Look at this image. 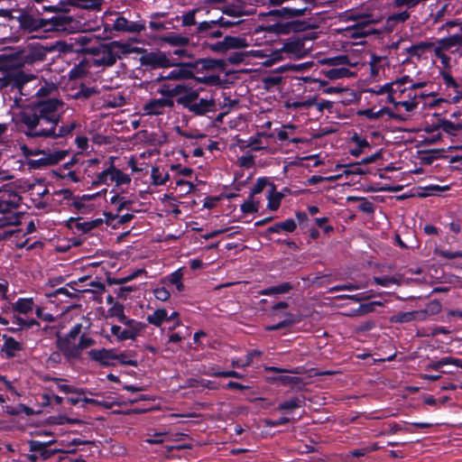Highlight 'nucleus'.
I'll list each match as a JSON object with an SVG mask.
<instances>
[{
	"instance_id": "1",
	"label": "nucleus",
	"mask_w": 462,
	"mask_h": 462,
	"mask_svg": "<svg viewBox=\"0 0 462 462\" xmlns=\"http://www.w3.org/2000/svg\"><path fill=\"white\" fill-rule=\"evenodd\" d=\"M429 80H415L410 76H402L396 80L370 89L376 95H386V100L392 105L391 117L405 121L416 112L421 99L434 97V91H428Z\"/></svg>"
},
{
	"instance_id": "2",
	"label": "nucleus",
	"mask_w": 462,
	"mask_h": 462,
	"mask_svg": "<svg viewBox=\"0 0 462 462\" xmlns=\"http://www.w3.org/2000/svg\"><path fill=\"white\" fill-rule=\"evenodd\" d=\"M63 103L58 99H48L36 105L32 109L23 112V123L28 127L27 134L32 136H63L69 134L73 125L56 126L63 111Z\"/></svg>"
},
{
	"instance_id": "3",
	"label": "nucleus",
	"mask_w": 462,
	"mask_h": 462,
	"mask_svg": "<svg viewBox=\"0 0 462 462\" xmlns=\"http://www.w3.org/2000/svg\"><path fill=\"white\" fill-rule=\"evenodd\" d=\"M81 329L82 325L76 324L66 335L58 337V347L68 359H79L85 349L95 344L92 337L81 334Z\"/></svg>"
},
{
	"instance_id": "4",
	"label": "nucleus",
	"mask_w": 462,
	"mask_h": 462,
	"mask_svg": "<svg viewBox=\"0 0 462 462\" xmlns=\"http://www.w3.org/2000/svg\"><path fill=\"white\" fill-rule=\"evenodd\" d=\"M320 63L326 67L319 70V75L331 81L354 77L361 66V62L356 58L346 55L323 59Z\"/></svg>"
},
{
	"instance_id": "5",
	"label": "nucleus",
	"mask_w": 462,
	"mask_h": 462,
	"mask_svg": "<svg viewBox=\"0 0 462 462\" xmlns=\"http://www.w3.org/2000/svg\"><path fill=\"white\" fill-rule=\"evenodd\" d=\"M21 197L10 188H5L0 195V227L17 226L23 215L14 210L19 206Z\"/></svg>"
},
{
	"instance_id": "6",
	"label": "nucleus",
	"mask_w": 462,
	"mask_h": 462,
	"mask_svg": "<svg viewBox=\"0 0 462 462\" xmlns=\"http://www.w3.org/2000/svg\"><path fill=\"white\" fill-rule=\"evenodd\" d=\"M158 92L161 95H169L172 97L180 96L178 103L189 108L190 106L198 99L199 89L193 88L190 83L185 84H162Z\"/></svg>"
},
{
	"instance_id": "7",
	"label": "nucleus",
	"mask_w": 462,
	"mask_h": 462,
	"mask_svg": "<svg viewBox=\"0 0 462 462\" xmlns=\"http://www.w3.org/2000/svg\"><path fill=\"white\" fill-rule=\"evenodd\" d=\"M46 55V50L40 45L28 44L23 49L13 51L9 57L14 60L15 65L23 66L27 63H32L37 60H42Z\"/></svg>"
},
{
	"instance_id": "8",
	"label": "nucleus",
	"mask_w": 462,
	"mask_h": 462,
	"mask_svg": "<svg viewBox=\"0 0 462 462\" xmlns=\"http://www.w3.org/2000/svg\"><path fill=\"white\" fill-rule=\"evenodd\" d=\"M106 189H103L100 192L93 194H85L82 196H77L72 199L70 205L79 214H91L101 207L99 199L104 198Z\"/></svg>"
},
{
	"instance_id": "9",
	"label": "nucleus",
	"mask_w": 462,
	"mask_h": 462,
	"mask_svg": "<svg viewBox=\"0 0 462 462\" xmlns=\"http://www.w3.org/2000/svg\"><path fill=\"white\" fill-rule=\"evenodd\" d=\"M380 21L379 15L374 14H364L357 18L356 23L348 29V32L353 36H366L374 32L372 27V23H375Z\"/></svg>"
},
{
	"instance_id": "10",
	"label": "nucleus",
	"mask_w": 462,
	"mask_h": 462,
	"mask_svg": "<svg viewBox=\"0 0 462 462\" xmlns=\"http://www.w3.org/2000/svg\"><path fill=\"white\" fill-rule=\"evenodd\" d=\"M97 182L103 184H109L115 182L116 186L129 184L131 178L128 174L123 172L121 170L114 166L102 171L97 175Z\"/></svg>"
},
{
	"instance_id": "11",
	"label": "nucleus",
	"mask_w": 462,
	"mask_h": 462,
	"mask_svg": "<svg viewBox=\"0 0 462 462\" xmlns=\"http://www.w3.org/2000/svg\"><path fill=\"white\" fill-rule=\"evenodd\" d=\"M162 97L154 98L148 101L143 106V111L146 115L149 116H158L162 115L166 109L173 106L174 102L172 100V96L169 95H162Z\"/></svg>"
},
{
	"instance_id": "12",
	"label": "nucleus",
	"mask_w": 462,
	"mask_h": 462,
	"mask_svg": "<svg viewBox=\"0 0 462 462\" xmlns=\"http://www.w3.org/2000/svg\"><path fill=\"white\" fill-rule=\"evenodd\" d=\"M287 307H288V304L283 301L279 302L273 306V313H272L273 319H275L277 318H282V320H280L278 323H276L273 326L267 327L266 329H268V330L280 329V328H285L287 326H290L291 324H294L300 320L297 317H295L294 315H292L289 312L285 311L283 313H280L279 310L281 309L285 310V309H287Z\"/></svg>"
},
{
	"instance_id": "13",
	"label": "nucleus",
	"mask_w": 462,
	"mask_h": 462,
	"mask_svg": "<svg viewBox=\"0 0 462 462\" xmlns=\"http://www.w3.org/2000/svg\"><path fill=\"white\" fill-rule=\"evenodd\" d=\"M194 75V66L190 63H180L172 66L169 72H164L159 79L164 80H185L192 78Z\"/></svg>"
},
{
	"instance_id": "14",
	"label": "nucleus",
	"mask_w": 462,
	"mask_h": 462,
	"mask_svg": "<svg viewBox=\"0 0 462 462\" xmlns=\"http://www.w3.org/2000/svg\"><path fill=\"white\" fill-rule=\"evenodd\" d=\"M271 138V135L263 134V133H257L256 134L250 136L248 140H239L237 142V146L241 149H250L254 152H258L261 150L267 149L269 147V140Z\"/></svg>"
},
{
	"instance_id": "15",
	"label": "nucleus",
	"mask_w": 462,
	"mask_h": 462,
	"mask_svg": "<svg viewBox=\"0 0 462 462\" xmlns=\"http://www.w3.org/2000/svg\"><path fill=\"white\" fill-rule=\"evenodd\" d=\"M88 356L103 366L116 365L114 349L112 348L91 349L88 351Z\"/></svg>"
},
{
	"instance_id": "16",
	"label": "nucleus",
	"mask_w": 462,
	"mask_h": 462,
	"mask_svg": "<svg viewBox=\"0 0 462 462\" xmlns=\"http://www.w3.org/2000/svg\"><path fill=\"white\" fill-rule=\"evenodd\" d=\"M110 62L116 61V60L121 59L122 56L137 52V48L134 47L129 42H125L121 41H114L110 43Z\"/></svg>"
},
{
	"instance_id": "17",
	"label": "nucleus",
	"mask_w": 462,
	"mask_h": 462,
	"mask_svg": "<svg viewBox=\"0 0 462 462\" xmlns=\"http://www.w3.org/2000/svg\"><path fill=\"white\" fill-rule=\"evenodd\" d=\"M141 63L144 66H151L152 68H168L171 66V61L164 53L162 52H149L142 56Z\"/></svg>"
},
{
	"instance_id": "18",
	"label": "nucleus",
	"mask_w": 462,
	"mask_h": 462,
	"mask_svg": "<svg viewBox=\"0 0 462 462\" xmlns=\"http://www.w3.org/2000/svg\"><path fill=\"white\" fill-rule=\"evenodd\" d=\"M411 17V13L408 10H402L398 13L390 14L384 23L383 30L386 32H392L396 30L400 25L403 24Z\"/></svg>"
},
{
	"instance_id": "19",
	"label": "nucleus",
	"mask_w": 462,
	"mask_h": 462,
	"mask_svg": "<svg viewBox=\"0 0 462 462\" xmlns=\"http://www.w3.org/2000/svg\"><path fill=\"white\" fill-rule=\"evenodd\" d=\"M248 46L245 38L226 36L221 42L216 44L215 49L217 51H226L229 49H242Z\"/></svg>"
},
{
	"instance_id": "20",
	"label": "nucleus",
	"mask_w": 462,
	"mask_h": 462,
	"mask_svg": "<svg viewBox=\"0 0 462 462\" xmlns=\"http://www.w3.org/2000/svg\"><path fill=\"white\" fill-rule=\"evenodd\" d=\"M183 276V268H179L163 277L161 282L163 284L174 286L178 292H181L184 290Z\"/></svg>"
},
{
	"instance_id": "21",
	"label": "nucleus",
	"mask_w": 462,
	"mask_h": 462,
	"mask_svg": "<svg viewBox=\"0 0 462 462\" xmlns=\"http://www.w3.org/2000/svg\"><path fill=\"white\" fill-rule=\"evenodd\" d=\"M122 324L125 326L129 340H135L146 327L144 323L133 319H127Z\"/></svg>"
},
{
	"instance_id": "22",
	"label": "nucleus",
	"mask_w": 462,
	"mask_h": 462,
	"mask_svg": "<svg viewBox=\"0 0 462 462\" xmlns=\"http://www.w3.org/2000/svg\"><path fill=\"white\" fill-rule=\"evenodd\" d=\"M34 309H36V306L32 298H19L12 304L13 311L22 315H28Z\"/></svg>"
},
{
	"instance_id": "23",
	"label": "nucleus",
	"mask_w": 462,
	"mask_h": 462,
	"mask_svg": "<svg viewBox=\"0 0 462 462\" xmlns=\"http://www.w3.org/2000/svg\"><path fill=\"white\" fill-rule=\"evenodd\" d=\"M5 340L3 346L1 347V353L6 357L11 358L16 356V354L22 349L21 344L12 337L3 335Z\"/></svg>"
},
{
	"instance_id": "24",
	"label": "nucleus",
	"mask_w": 462,
	"mask_h": 462,
	"mask_svg": "<svg viewBox=\"0 0 462 462\" xmlns=\"http://www.w3.org/2000/svg\"><path fill=\"white\" fill-rule=\"evenodd\" d=\"M439 50H450L452 48H459L462 46V31L459 32L448 35L439 40L436 42Z\"/></svg>"
},
{
	"instance_id": "25",
	"label": "nucleus",
	"mask_w": 462,
	"mask_h": 462,
	"mask_svg": "<svg viewBox=\"0 0 462 462\" xmlns=\"http://www.w3.org/2000/svg\"><path fill=\"white\" fill-rule=\"evenodd\" d=\"M22 25L24 29L28 30L29 32H37L41 29H44L45 31H47L49 30V28L46 27L51 26V24L49 22L40 18H34L32 16L23 17L22 21Z\"/></svg>"
},
{
	"instance_id": "26",
	"label": "nucleus",
	"mask_w": 462,
	"mask_h": 462,
	"mask_svg": "<svg viewBox=\"0 0 462 462\" xmlns=\"http://www.w3.org/2000/svg\"><path fill=\"white\" fill-rule=\"evenodd\" d=\"M283 197L284 195L282 192L276 190L275 186H270L266 195L267 209L271 211H276L280 208Z\"/></svg>"
},
{
	"instance_id": "27",
	"label": "nucleus",
	"mask_w": 462,
	"mask_h": 462,
	"mask_svg": "<svg viewBox=\"0 0 462 462\" xmlns=\"http://www.w3.org/2000/svg\"><path fill=\"white\" fill-rule=\"evenodd\" d=\"M386 64V60L383 57L374 56L371 57L369 65L371 70V77L375 79L382 77L384 73V65Z\"/></svg>"
},
{
	"instance_id": "28",
	"label": "nucleus",
	"mask_w": 462,
	"mask_h": 462,
	"mask_svg": "<svg viewBox=\"0 0 462 462\" xmlns=\"http://www.w3.org/2000/svg\"><path fill=\"white\" fill-rule=\"evenodd\" d=\"M214 105L213 99L201 98L199 101L196 100L189 109L198 115H203L211 110Z\"/></svg>"
},
{
	"instance_id": "29",
	"label": "nucleus",
	"mask_w": 462,
	"mask_h": 462,
	"mask_svg": "<svg viewBox=\"0 0 462 462\" xmlns=\"http://www.w3.org/2000/svg\"><path fill=\"white\" fill-rule=\"evenodd\" d=\"M426 316V313L424 311H408V312H400L394 315L392 318V321L394 322H409L413 319H422Z\"/></svg>"
},
{
	"instance_id": "30",
	"label": "nucleus",
	"mask_w": 462,
	"mask_h": 462,
	"mask_svg": "<svg viewBox=\"0 0 462 462\" xmlns=\"http://www.w3.org/2000/svg\"><path fill=\"white\" fill-rule=\"evenodd\" d=\"M106 318H114L120 323L125 321L128 318L125 313V307L120 302H114L107 310Z\"/></svg>"
},
{
	"instance_id": "31",
	"label": "nucleus",
	"mask_w": 462,
	"mask_h": 462,
	"mask_svg": "<svg viewBox=\"0 0 462 462\" xmlns=\"http://www.w3.org/2000/svg\"><path fill=\"white\" fill-rule=\"evenodd\" d=\"M168 319V312L165 309L161 308L155 310L152 314L148 315L146 320L149 324L155 327H161Z\"/></svg>"
},
{
	"instance_id": "32",
	"label": "nucleus",
	"mask_w": 462,
	"mask_h": 462,
	"mask_svg": "<svg viewBox=\"0 0 462 462\" xmlns=\"http://www.w3.org/2000/svg\"><path fill=\"white\" fill-rule=\"evenodd\" d=\"M357 115L365 116L368 119H378L385 115L391 117V109L388 107H382L378 110H375L374 108H367L359 110Z\"/></svg>"
},
{
	"instance_id": "33",
	"label": "nucleus",
	"mask_w": 462,
	"mask_h": 462,
	"mask_svg": "<svg viewBox=\"0 0 462 462\" xmlns=\"http://www.w3.org/2000/svg\"><path fill=\"white\" fill-rule=\"evenodd\" d=\"M30 450L37 453L43 460L48 459L51 456V451L47 449L46 444L41 441H31Z\"/></svg>"
},
{
	"instance_id": "34",
	"label": "nucleus",
	"mask_w": 462,
	"mask_h": 462,
	"mask_svg": "<svg viewBox=\"0 0 462 462\" xmlns=\"http://www.w3.org/2000/svg\"><path fill=\"white\" fill-rule=\"evenodd\" d=\"M115 362L116 364L137 366V361L133 358L132 352H121L117 354L114 350Z\"/></svg>"
},
{
	"instance_id": "35",
	"label": "nucleus",
	"mask_w": 462,
	"mask_h": 462,
	"mask_svg": "<svg viewBox=\"0 0 462 462\" xmlns=\"http://www.w3.org/2000/svg\"><path fill=\"white\" fill-rule=\"evenodd\" d=\"M260 202L249 195V198L241 205V211L245 214H253L259 210Z\"/></svg>"
},
{
	"instance_id": "36",
	"label": "nucleus",
	"mask_w": 462,
	"mask_h": 462,
	"mask_svg": "<svg viewBox=\"0 0 462 462\" xmlns=\"http://www.w3.org/2000/svg\"><path fill=\"white\" fill-rule=\"evenodd\" d=\"M270 186H274V184L270 182L267 178H258L251 189L250 195L254 197L255 195L263 191L265 189H267L268 190L270 189Z\"/></svg>"
},
{
	"instance_id": "37",
	"label": "nucleus",
	"mask_w": 462,
	"mask_h": 462,
	"mask_svg": "<svg viewBox=\"0 0 462 462\" xmlns=\"http://www.w3.org/2000/svg\"><path fill=\"white\" fill-rule=\"evenodd\" d=\"M101 56H98L96 60H95V63L97 65H105V66H111L113 65L116 61H111L110 62V44L108 43L107 45H105L103 48H102V51H101Z\"/></svg>"
},
{
	"instance_id": "38",
	"label": "nucleus",
	"mask_w": 462,
	"mask_h": 462,
	"mask_svg": "<svg viewBox=\"0 0 462 462\" xmlns=\"http://www.w3.org/2000/svg\"><path fill=\"white\" fill-rule=\"evenodd\" d=\"M151 176H152V183L157 186L163 185L167 181L168 177H169L168 173L166 171H161L157 167H153L152 169Z\"/></svg>"
},
{
	"instance_id": "39",
	"label": "nucleus",
	"mask_w": 462,
	"mask_h": 462,
	"mask_svg": "<svg viewBox=\"0 0 462 462\" xmlns=\"http://www.w3.org/2000/svg\"><path fill=\"white\" fill-rule=\"evenodd\" d=\"M162 41L172 46H185L189 43V39L180 34H171L162 38Z\"/></svg>"
},
{
	"instance_id": "40",
	"label": "nucleus",
	"mask_w": 462,
	"mask_h": 462,
	"mask_svg": "<svg viewBox=\"0 0 462 462\" xmlns=\"http://www.w3.org/2000/svg\"><path fill=\"white\" fill-rule=\"evenodd\" d=\"M291 289L290 283L285 282L277 286L270 287L263 290L260 293L262 295L282 294L286 293Z\"/></svg>"
},
{
	"instance_id": "41",
	"label": "nucleus",
	"mask_w": 462,
	"mask_h": 462,
	"mask_svg": "<svg viewBox=\"0 0 462 462\" xmlns=\"http://www.w3.org/2000/svg\"><path fill=\"white\" fill-rule=\"evenodd\" d=\"M312 81L319 83V87L323 88V93L328 95L340 94L344 91V88L340 87H328V81L326 79H314Z\"/></svg>"
},
{
	"instance_id": "42",
	"label": "nucleus",
	"mask_w": 462,
	"mask_h": 462,
	"mask_svg": "<svg viewBox=\"0 0 462 462\" xmlns=\"http://www.w3.org/2000/svg\"><path fill=\"white\" fill-rule=\"evenodd\" d=\"M382 303L380 301H372L361 304L357 310L353 312V315L362 316L367 313H370L375 310L376 306H381Z\"/></svg>"
},
{
	"instance_id": "43",
	"label": "nucleus",
	"mask_w": 462,
	"mask_h": 462,
	"mask_svg": "<svg viewBox=\"0 0 462 462\" xmlns=\"http://www.w3.org/2000/svg\"><path fill=\"white\" fill-rule=\"evenodd\" d=\"M436 43L432 42H420L415 45H412L409 48V53L411 55H418L420 56L421 53H423L426 50L430 48L435 49Z\"/></svg>"
},
{
	"instance_id": "44",
	"label": "nucleus",
	"mask_w": 462,
	"mask_h": 462,
	"mask_svg": "<svg viewBox=\"0 0 462 462\" xmlns=\"http://www.w3.org/2000/svg\"><path fill=\"white\" fill-rule=\"evenodd\" d=\"M282 50H276L271 52V54L264 57L265 60L263 61V65L265 67H271L273 64L282 60Z\"/></svg>"
},
{
	"instance_id": "45",
	"label": "nucleus",
	"mask_w": 462,
	"mask_h": 462,
	"mask_svg": "<svg viewBox=\"0 0 462 462\" xmlns=\"http://www.w3.org/2000/svg\"><path fill=\"white\" fill-rule=\"evenodd\" d=\"M207 375L211 376H222V377H234L240 378L241 375L236 371H217L214 368H210L203 372Z\"/></svg>"
},
{
	"instance_id": "46",
	"label": "nucleus",
	"mask_w": 462,
	"mask_h": 462,
	"mask_svg": "<svg viewBox=\"0 0 462 462\" xmlns=\"http://www.w3.org/2000/svg\"><path fill=\"white\" fill-rule=\"evenodd\" d=\"M19 315H14L13 323L17 325L19 328H32L37 324L33 319H24Z\"/></svg>"
},
{
	"instance_id": "47",
	"label": "nucleus",
	"mask_w": 462,
	"mask_h": 462,
	"mask_svg": "<svg viewBox=\"0 0 462 462\" xmlns=\"http://www.w3.org/2000/svg\"><path fill=\"white\" fill-rule=\"evenodd\" d=\"M111 334L118 340V341H125L129 340L127 337V333L125 329V328L118 326V325H113L111 327Z\"/></svg>"
},
{
	"instance_id": "48",
	"label": "nucleus",
	"mask_w": 462,
	"mask_h": 462,
	"mask_svg": "<svg viewBox=\"0 0 462 462\" xmlns=\"http://www.w3.org/2000/svg\"><path fill=\"white\" fill-rule=\"evenodd\" d=\"M316 104V99L315 98H310V99H307V100H304V101H296V102H291V103H288L286 105V106L288 108H309L312 106H314Z\"/></svg>"
},
{
	"instance_id": "49",
	"label": "nucleus",
	"mask_w": 462,
	"mask_h": 462,
	"mask_svg": "<svg viewBox=\"0 0 462 462\" xmlns=\"http://www.w3.org/2000/svg\"><path fill=\"white\" fill-rule=\"evenodd\" d=\"M154 297L161 301H167L171 298V292L165 287H158L153 290Z\"/></svg>"
},
{
	"instance_id": "50",
	"label": "nucleus",
	"mask_w": 462,
	"mask_h": 462,
	"mask_svg": "<svg viewBox=\"0 0 462 462\" xmlns=\"http://www.w3.org/2000/svg\"><path fill=\"white\" fill-rule=\"evenodd\" d=\"M441 127L444 132L450 134H455L457 131H459L462 128V125L446 120L441 123Z\"/></svg>"
},
{
	"instance_id": "51",
	"label": "nucleus",
	"mask_w": 462,
	"mask_h": 462,
	"mask_svg": "<svg viewBox=\"0 0 462 462\" xmlns=\"http://www.w3.org/2000/svg\"><path fill=\"white\" fill-rule=\"evenodd\" d=\"M32 79L23 74V73H19V74H16L15 77H14V85L20 89L21 93H23V88L24 87V85L26 83H28Z\"/></svg>"
},
{
	"instance_id": "52",
	"label": "nucleus",
	"mask_w": 462,
	"mask_h": 462,
	"mask_svg": "<svg viewBox=\"0 0 462 462\" xmlns=\"http://www.w3.org/2000/svg\"><path fill=\"white\" fill-rule=\"evenodd\" d=\"M56 91V86L53 83H44L43 86H41L37 91L36 95L38 97H45L52 92Z\"/></svg>"
},
{
	"instance_id": "53",
	"label": "nucleus",
	"mask_w": 462,
	"mask_h": 462,
	"mask_svg": "<svg viewBox=\"0 0 462 462\" xmlns=\"http://www.w3.org/2000/svg\"><path fill=\"white\" fill-rule=\"evenodd\" d=\"M435 254L439 256H441L446 259H455V258H462V251H448V250H439L435 251Z\"/></svg>"
},
{
	"instance_id": "54",
	"label": "nucleus",
	"mask_w": 462,
	"mask_h": 462,
	"mask_svg": "<svg viewBox=\"0 0 462 462\" xmlns=\"http://www.w3.org/2000/svg\"><path fill=\"white\" fill-rule=\"evenodd\" d=\"M240 166L245 168H251L254 164V157L252 154H245L237 159Z\"/></svg>"
},
{
	"instance_id": "55",
	"label": "nucleus",
	"mask_w": 462,
	"mask_h": 462,
	"mask_svg": "<svg viewBox=\"0 0 462 462\" xmlns=\"http://www.w3.org/2000/svg\"><path fill=\"white\" fill-rule=\"evenodd\" d=\"M254 353L248 354L245 359H234L232 360V365L234 367H245L249 365L253 361Z\"/></svg>"
},
{
	"instance_id": "56",
	"label": "nucleus",
	"mask_w": 462,
	"mask_h": 462,
	"mask_svg": "<svg viewBox=\"0 0 462 462\" xmlns=\"http://www.w3.org/2000/svg\"><path fill=\"white\" fill-rule=\"evenodd\" d=\"M297 225L296 222L291 219H286L283 222L279 223V227H281V230L286 231V232H292L295 230Z\"/></svg>"
},
{
	"instance_id": "57",
	"label": "nucleus",
	"mask_w": 462,
	"mask_h": 462,
	"mask_svg": "<svg viewBox=\"0 0 462 462\" xmlns=\"http://www.w3.org/2000/svg\"><path fill=\"white\" fill-rule=\"evenodd\" d=\"M447 50H439V45H435L434 52L435 55L440 60L441 63L444 66H448L450 60V58L444 53Z\"/></svg>"
},
{
	"instance_id": "58",
	"label": "nucleus",
	"mask_w": 462,
	"mask_h": 462,
	"mask_svg": "<svg viewBox=\"0 0 462 462\" xmlns=\"http://www.w3.org/2000/svg\"><path fill=\"white\" fill-rule=\"evenodd\" d=\"M110 203L116 207L117 211H121L125 208L126 201L125 200L124 198H121L117 194H115L110 199Z\"/></svg>"
},
{
	"instance_id": "59",
	"label": "nucleus",
	"mask_w": 462,
	"mask_h": 462,
	"mask_svg": "<svg viewBox=\"0 0 462 462\" xmlns=\"http://www.w3.org/2000/svg\"><path fill=\"white\" fill-rule=\"evenodd\" d=\"M376 448H377V447L375 445H374L372 447H365V448H357V449L351 451V455L353 457H363V456L368 454L369 452L375 450Z\"/></svg>"
},
{
	"instance_id": "60",
	"label": "nucleus",
	"mask_w": 462,
	"mask_h": 462,
	"mask_svg": "<svg viewBox=\"0 0 462 462\" xmlns=\"http://www.w3.org/2000/svg\"><path fill=\"white\" fill-rule=\"evenodd\" d=\"M352 142L356 145V147L361 148L362 150H365V148L369 147V143L367 142V140L357 134H355L352 137Z\"/></svg>"
},
{
	"instance_id": "61",
	"label": "nucleus",
	"mask_w": 462,
	"mask_h": 462,
	"mask_svg": "<svg viewBox=\"0 0 462 462\" xmlns=\"http://www.w3.org/2000/svg\"><path fill=\"white\" fill-rule=\"evenodd\" d=\"M128 23H129L125 18L118 17L116 18L114 26L116 30L127 32Z\"/></svg>"
},
{
	"instance_id": "62",
	"label": "nucleus",
	"mask_w": 462,
	"mask_h": 462,
	"mask_svg": "<svg viewBox=\"0 0 462 462\" xmlns=\"http://www.w3.org/2000/svg\"><path fill=\"white\" fill-rule=\"evenodd\" d=\"M54 193L55 195L60 196L63 199L69 200L70 202H72V199L75 198L72 196V192L68 189H59L56 190Z\"/></svg>"
},
{
	"instance_id": "63",
	"label": "nucleus",
	"mask_w": 462,
	"mask_h": 462,
	"mask_svg": "<svg viewBox=\"0 0 462 462\" xmlns=\"http://www.w3.org/2000/svg\"><path fill=\"white\" fill-rule=\"evenodd\" d=\"M165 435V433L158 432L153 435V437L147 438L145 439V442L149 444H159L163 441L162 437Z\"/></svg>"
},
{
	"instance_id": "64",
	"label": "nucleus",
	"mask_w": 462,
	"mask_h": 462,
	"mask_svg": "<svg viewBox=\"0 0 462 462\" xmlns=\"http://www.w3.org/2000/svg\"><path fill=\"white\" fill-rule=\"evenodd\" d=\"M442 79H443V81L444 83L448 86V87H457V83L455 81V79H453V77L448 73V72H443L442 74Z\"/></svg>"
}]
</instances>
